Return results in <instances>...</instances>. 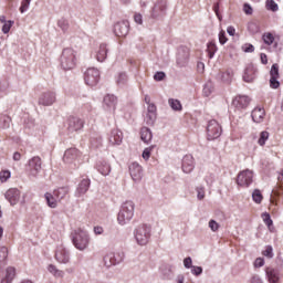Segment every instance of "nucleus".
Returning a JSON list of instances; mask_svg holds the SVG:
<instances>
[{
  "mask_svg": "<svg viewBox=\"0 0 283 283\" xmlns=\"http://www.w3.org/2000/svg\"><path fill=\"white\" fill-rule=\"evenodd\" d=\"M53 193L56 197V200H59V202H61V200H63V198H65V196H67V193H70V188L61 187L57 190H54Z\"/></svg>",
  "mask_w": 283,
  "mask_h": 283,
  "instance_id": "nucleus-33",
  "label": "nucleus"
},
{
  "mask_svg": "<svg viewBox=\"0 0 283 283\" xmlns=\"http://www.w3.org/2000/svg\"><path fill=\"white\" fill-rule=\"evenodd\" d=\"M118 103V99L114 95H106L104 97V107L108 112H114L116 109V104Z\"/></svg>",
  "mask_w": 283,
  "mask_h": 283,
  "instance_id": "nucleus-24",
  "label": "nucleus"
},
{
  "mask_svg": "<svg viewBox=\"0 0 283 283\" xmlns=\"http://www.w3.org/2000/svg\"><path fill=\"white\" fill-rule=\"evenodd\" d=\"M44 198H45L48 207H50L51 209H56L59 199H56V197L54 196V192H53V195L50 192H46L44 195Z\"/></svg>",
  "mask_w": 283,
  "mask_h": 283,
  "instance_id": "nucleus-32",
  "label": "nucleus"
},
{
  "mask_svg": "<svg viewBox=\"0 0 283 283\" xmlns=\"http://www.w3.org/2000/svg\"><path fill=\"white\" fill-rule=\"evenodd\" d=\"M243 12H245L247 14H253V8L250 7L249 3H244L243 4Z\"/></svg>",
  "mask_w": 283,
  "mask_h": 283,
  "instance_id": "nucleus-64",
  "label": "nucleus"
},
{
  "mask_svg": "<svg viewBox=\"0 0 283 283\" xmlns=\"http://www.w3.org/2000/svg\"><path fill=\"white\" fill-rule=\"evenodd\" d=\"M12 25H14V21L8 20L3 25H2V32L3 34H8L10 30L12 29Z\"/></svg>",
  "mask_w": 283,
  "mask_h": 283,
  "instance_id": "nucleus-45",
  "label": "nucleus"
},
{
  "mask_svg": "<svg viewBox=\"0 0 283 283\" xmlns=\"http://www.w3.org/2000/svg\"><path fill=\"white\" fill-rule=\"evenodd\" d=\"M108 140L111 145H120V143H123V132L118 130L117 128L113 129Z\"/></svg>",
  "mask_w": 283,
  "mask_h": 283,
  "instance_id": "nucleus-26",
  "label": "nucleus"
},
{
  "mask_svg": "<svg viewBox=\"0 0 283 283\" xmlns=\"http://www.w3.org/2000/svg\"><path fill=\"white\" fill-rule=\"evenodd\" d=\"M17 275V270L14 268H8L6 277L2 279L1 283H12L14 276Z\"/></svg>",
  "mask_w": 283,
  "mask_h": 283,
  "instance_id": "nucleus-34",
  "label": "nucleus"
},
{
  "mask_svg": "<svg viewBox=\"0 0 283 283\" xmlns=\"http://www.w3.org/2000/svg\"><path fill=\"white\" fill-rule=\"evenodd\" d=\"M168 105L174 109V112H182V104L178 99L169 98Z\"/></svg>",
  "mask_w": 283,
  "mask_h": 283,
  "instance_id": "nucleus-36",
  "label": "nucleus"
},
{
  "mask_svg": "<svg viewBox=\"0 0 283 283\" xmlns=\"http://www.w3.org/2000/svg\"><path fill=\"white\" fill-rule=\"evenodd\" d=\"M151 156V148H146L144 151H143V159L144 160H149Z\"/></svg>",
  "mask_w": 283,
  "mask_h": 283,
  "instance_id": "nucleus-61",
  "label": "nucleus"
},
{
  "mask_svg": "<svg viewBox=\"0 0 283 283\" xmlns=\"http://www.w3.org/2000/svg\"><path fill=\"white\" fill-rule=\"evenodd\" d=\"M114 34H115V36H125L126 34H129V22L120 21V22L115 23Z\"/></svg>",
  "mask_w": 283,
  "mask_h": 283,
  "instance_id": "nucleus-17",
  "label": "nucleus"
},
{
  "mask_svg": "<svg viewBox=\"0 0 283 283\" xmlns=\"http://www.w3.org/2000/svg\"><path fill=\"white\" fill-rule=\"evenodd\" d=\"M156 112H157L156 104L154 103L148 104L147 114H146L147 125H154V123H156V118H157Z\"/></svg>",
  "mask_w": 283,
  "mask_h": 283,
  "instance_id": "nucleus-22",
  "label": "nucleus"
},
{
  "mask_svg": "<svg viewBox=\"0 0 283 283\" xmlns=\"http://www.w3.org/2000/svg\"><path fill=\"white\" fill-rule=\"evenodd\" d=\"M97 171L102 175V176H109L111 171H112V166L105 161L102 160L97 164Z\"/></svg>",
  "mask_w": 283,
  "mask_h": 283,
  "instance_id": "nucleus-28",
  "label": "nucleus"
},
{
  "mask_svg": "<svg viewBox=\"0 0 283 283\" xmlns=\"http://www.w3.org/2000/svg\"><path fill=\"white\" fill-rule=\"evenodd\" d=\"M207 134L208 140H216V138H220V136H222V126H220L218 120L212 119L208 123Z\"/></svg>",
  "mask_w": 283,
  "mask_h": 283,
  "instance_id": "nucleus-9",
  "label": "nucleus"
},
{
  "mask_svg": "<svg viewBox=\"0 0 283 283\" xmlns=\"http://www.w3.org/2000/svg\"><path fill=\"white\" fill-rule=\"evenodd\" d=\"M107 44L103 43L99 45L98 50H97V54H96V60L99 63H103V61H105V59H107Z\"/></svg>",
  "mask_w": 283,
  "mask_h": 283,
  "instance_id": "nucleus-30",
  "label": "nucleus"
},
{
  "mask_svg": "<svg viewBox=\"0 0 283 283\" xmlns=\"http://www.w3.org/2000/svg\"><path fill=\"white\" fill-rule=\"evenodd\" d=\"M129 174L134 182H140L143 180V167L138 163L135 161L129 165Z\"/></svg>",
  "mask_w": 283,
  "mask_h": 283,
  "instance_id": "nucleus-16",
  "label": "nucleus"
},
{
  "mask_svg": "<svg viewBox=\"0 0 283 283\" xmlns=\"http://www.w3.org/2000/svg\"><path fill=\"white\" fill-rule=\"evenodd\" d=\"M228 39H227V33L224 31H220L219 32V42L221 45H224V43H227Z\"/></svg>",
  "mask_w": 283,
  "mask_h": 283,
  "instance_id": "nucleus-56",
  "label": "nucleus"
},
{
  "mask_svg": "<svg viewBox=\"0 0 283 283\" xmlns=\"http://www.w3.org/2000/svg\"><path fill=\"white\" fill-rule=\"evenodd\" d=\"M134 21H135V23H137L138 25H143V14H140V13H135V15H134Z\"/></svg>",
  "mask_w": 283,
  "mask_h": 283,
  "instance_id": "nucleus-60",
  "label": "nucleus"
},
{
  "mask_svg": "<svg viewBox=\"0 0 283 283\" xmlns=\"http://www.w3.org/2000/svg\"><path fill=\"white\" fill-rule=\"evenodd\" d=\"M166 76L167 75L165 74V72L159 71V72L155 73L154 78L156 81H164Z\"/></svg>",
  "mask_w": 283,
  "mask_h": 283,
  "instance_id": "nucleus-58",
  "label": "nucleus"
},
{
  "mask_svg": "<svg viewBox=\"0 0 283 283\" xmlns=\"http://www.w3.org/2000/svg\"><path fill=\"white\" fill-rule=\"evenodd\" d=\"M252 200H254L256 202V205H260V202H262V200H263L262 192H260V190L255 189L252 192Z\"/></svg>",
  "mask_w": 283,
  "mask_h": 283,
  "instance_id": "nucleus-44",
  "label": "nucleus"
},
{
  "mask_svg": "<svg viewBox=\"0 0 283 283\" xmlns=\"http://www.w3.org/2000/svg\"><path fill=\"white\" fill-rule=\"evenodd\" d=\"M4 197L10 202V205L14 207V205H17L21 198V191H19L17 188H11L6 192Z\"/></svg>",
  "mask_w": 283,
  "mask_h": 283,
  "instance_id": "nucleus-19",
  "label": "nucleus"
},
{
  "mask_svg": "<svg viewBox=\"0 0 283 283\" xmlns=\"http://www.w3.org/2000/svg\"><path fill=\"white\" fill-rule=\"evenodd\" d=\"M57 25L59 28H61V30H63V32H66L70 24L67 23V20L62 19V20H59Z\"/></svg>",
  "mask_w": 283,
  "mask_h": 283,
  "instance_id": "nucleus-54",
  "label": "nucleus"
},
{
  "mask_svg": "<svg viewBox=\"0 0 283 283\" xmlns=\"http://www.w3.org/2000/svg\"><path fill=\"white\" fill-rule=\"evenodd\" d=\"M208 227L211 229V231H213V233H216V231L220 229V223H217V221L212 219L209 221Z\"/></svg>",
  "mask_w": 283,
  "mask_h": 283,
  "instance_id": "nucleus-52",
  "label": "nucleus"
},
{
  "mask_svg": "<svg viewBox=\"0 0 283 283\" xmlns=\"http://www.w3.org/2000/svg\"><path fill=\"white\" fill-rule=\"evenodd\" d=\"M134 201H125L117 214V222L122 227H125V224H129L132 222V219L134 218V209H135Z\"/></svg>",
  "mask_w": 283,
  "mask_h": 283,
  "instance_id": "nucleus-2",
  "label": "nucleus"
},
{
  "mask_svg": "<svg viewBox=\"0 0 283 283\" xmlns=\"http://www.w3.org/2000/svg\"><path fill=\"white\" fill-rule=\"evenodd\" d=\"M48 271L54 275V277H64L65 272L62 270L56 269V265L50 264L48 268Z\"/></svg>",
  "mask_w": 283,
  "mask_h": 283,
  "instance_id": "nucleus-37",
  "label": "nucleus"
},
{
  "mask_svg": "<svg viewBox=\"0 0 283 283\" xmlns=\"http://www.w3.org/2000/svg\"><path fill=\"white\" fill-rule=\"evenodd\" d=\"M263 41L265 45H273V41H275V38L271 33L263 34Z\"/></svg>",
  "mask_w": 283,
  "mask_h": 283,
  "instance_id": "nucleus-46",
  "label": "nucleus"
},
{
  "mask_svg": "<svg viewBox=\"0 0 283 283\" xmlns=\"http://www.w3.org/2000/svg\"><path fill=\"white\" fill-rule=\"evenodd\" d=\"M251 103V98L247 95H238L232 101V105L237 107V109H247L249 107V104Z\"/></svg>",
  "mask_w": 283,
  "mask_h": 283,
  "instance_id": "nucleus-18",
  "label": "nucleus"
},
{
  "mask_svg": "<svg viewBox=\"0 0 283 283\" xmlns=\"http://www.w3.org/2000/svg\"><path fill=\"white\" fill-rule=\"evenodd\" d=\"M222 83H227L228 85L233 81V71L228 69L226 72L221 73L220 76Z\"/></svg>",
  "mask_w": 283,
  "mask_h": 283,
  "instance_id": "nucleus-35",
  "label": "nucleus"
},
{
  "mask_svg": "<svg viewBox=\"0 0 283 283\" xmlns=\"http://www.w3.org/2000/svg\"><path fill=\"white\" fill-rule=\"evenodd\" d=\"M262 218H263L264 224H266V227L271 229V227H273V220L271 219V214H269V212H264L262 213Z\"/></svg>",
  "mask_w": 283,
  "mask_h": 283,
  "instance_id": "nucleus-43",
  "label": "nucleus"
},
{
  "mask_svg": "<svg viewBox=\"0 0 283 283\" xmlns=\"http://www.w3.org/2000/svg\"><path fill=\"white\" fill-rule=\"evenodd\" d=\"M252 120L254 123H262L264 120L265 112L262 107H256L252 111Z\"/></svg>",
  "mask_w": 283,
  "mask_h": 283,
  "instance_id": "nucleus-27",
  "label": "nucleus"
},
{
  "mask_svg": "<svg viewBox=\"0 0 283 283\" xmlns=\"http://www.w3.org/2000/svg\"><path fill=\"white\" fill-rule=\"evenodd\" d=\"M253 182V171L247 169L239 172L237 177V184L239 187H249Z\"/></svg>",
  "mask_w": 283,
  "mask_h": 283,
  "instance_id": "nucleus-13",
  "label": "nucleus"
},
{
  "mask_svg": "<svg viewBox=\"0 0 283 283\" xmlns=\"http://www.w3.org/2000/svg\"><path fill=\"white\" fill-rule=\"evenodd\" d=\"M55 260L60 264H67L70 262V251L64 245H59L55 251Z\"/></svg>",
  "mask_w": 283,
  "mask_h": 283,
  "instance_id": "nucleus-15",
  "label": "nucleus"
},
{
  "mask_svg": "<svg viewBox=\"0 0 283 283\" xmlns=\"http://www.w3.org/2000/svg\"><path fill=\"white\" fill-rule=\"evenodd\" d=\"M78 158H81V151L76 148H69L64 153L63 161L65 165H71L72 169H76L78 166Z\"/></svg>",
  "mask_w": 283,
  "mask_h": 283,
  "instance_id": "nucleus-5",
  "label": "nucleus"
},
{
  "mask_svg": "<svg viewBox=\"0 0 283 283\" xmlns=\"http://www.w3.org/2000/svg\"><path fill=\"white\" fill-rule=\"evenodd\" d=\"M42 165L43 163L41 161V157H32L28 163L29 176H32V178H36V176L41 174Z\"/></svg>",
  "mask_w": 283,
  "mask_h": 283,
  "instance_id": "nucleus-11",
  "label": "nucleus"
},
{
  "mask_svg": "<svg viewBox=\"0 0 283 283\" xmlns=\"http://www.w3.org/2000/svg\"><path fill=\"white\" fill-rule=\"evenodd\" d=\"M269 140V132L266 130H263L261 132L260 134V138L258 140V144L261 146V147H264V145H266V142Z\"/></svg>",
  "mask_w": 283,
  "mask_h": 283,
  "instance_id": "nucleus-42",
  "label": "nucleus"
},
{
  "mask_svg": "<svg viewBox=\"0 0 283 283\" xmlns=\"http://www.w3.org/2000/svg\"><path fill=\"white\" fill-rule=\"evenodd\" d=\"M135 240L140 247H145L151 238V227L147 224L138 226L134 231Z\"/></svg>",
  "mask_w": 283,
  "mask_h": 283,
  "instance_id": "nucleus-3",
  "label": "nucleus"
},
{
  "mask_svg": "<svg viewBox=\"0 0 283 283\" xmlns=\"http://www.w3.org/2000/svg\"><path fill=\"white\" fill-rule=\"evenodd\" d=\"M188 63H189V48L181 46L178 49L176 65L177 67H187Z\"/></svg>",
  "mask_w": 283,
  "mask_h": 283,
  "instance_id": "nucleus-12",
  "label": "nucleus"
},
{
  "mask_svg": "<svg viewBox=\"0 0 283 283\" xmlns=\"http://www.w3.org/2000/svg\"><path fill=\"white\" fill-rule=\"evenodd\" d=\"M266 8L272 12H277V10H280L277 4L273 0H266Z\"/></svg>",
  "mask_w": 283,
  "mask_h": 283,
  "instance_id": "nucleus-47",
  "label": "nucleus"
},
{
  "mask_svg": "<svg viewBox=\"0 0 283 283\" xmlns=\"http://www.w3.org/2000/svg\"><path fill=\"white\" fill-rule=\"evenodd\" d=\"M280 77H270V87L272 90H277L280 87Z\"/></svg>",
  "mask_w": 283,
  "mask_h": 283,
  "instance_id": "nucleus-50",
  "label": "nucleus"
},
{
  "mask_svg": "<svg viewBox=\"0 0 283 283\" xmlns=\"http://www.w3.org/2000/svg\"><path fill=\"white\" fill-rule=\"evenodd\" d=\"M167 14V0H157L150 11L151 19H163Z\"/></svg>",
  "mask_w": 283,
  "mask_h": 283,
  "instance_id": "nucleus-8",
  "label": "nucleus"
},
{
  "mask_svg": "<svg viewBox=\"0 0 283 283\" xmlns=\"http://www.w3.org/2000/svg\"><path fill=\"white\" fill-rule=\"evenodd\" d=\"M32 0H22L21 7H20V12L23 14L24 12H28V8H30V3Z\"/></svg>",
  "mask_w": 283,
  "mask_h": 283,
  "instance_id": "nucleus-48",
  "label": "nucleus"
},
{
  "mask_svg": "<svg viewBox=\"0 0 283 283\" xmlns=\"http://www.w3.org/2000/svg\"><path fill=\"white\" fill-rule=\"evenodd\" d=\"M11 172L9 170H2L0 172V180L1 182H8V179L10 178Z\"/></svg>",
  "mask_w": 283,
  "mask_h": 283,
  "instance_id": "nucleus-51",
  "label": "nucleus"
},
{
  "mask_svg": "<svg viewBox=\"0 0 283 283\" xmlns=\"http://www.w3.org/2000/svg\"><path fill=\"white\" fill-rule=\"evenodd\" d=\"M263 255H264L265 258H269V259L271 260V258H273V247L268 245V247L265 248V250L263 251Z\"/></svg>",
  "mask_w": 283,
  "mask_h": 283,
  "instance_id": "nucleus-53",
  "label": "nucleus"
},
{
  "mask_svg": "<svg viewBox=\"0 0 283 283\" xmlns=\"http://www.w3.org/2000/svg\"><path fill=\"white\" fill-rule=\"evenodd\" d=\"M270 77L280 78V65L277 63L271 66Z\"/></svg>",
  "mask_w": 283,
  "mask_h": 283,
  "instance_id": "nucleus-41",
  "label": "nucleus"
},
{
  "mask_svg": "<svg viewBox=\"0 0 283 283\" xmlns=\"http://www.w3.org/2000/svg\"><path fill=\"white\" fill-rule=\"evenodd\" d=\"M207 52H208L209 59H213V56L216 55V52H218V46H216L214 42H209L207 44Z\"/></svg>",
  "mask_w": 283,
  "mask_h": 283,
  "instance_id": "nucleus-39",
  "label": "nucleus"
},
{
  "mask_svg": "<svg viewBox=\"0 0 283 283\" xmlns=\"http://www.w3.org/2000/svg\"><path fill=\"white\" fill-rule=\"evenodd\" d=\"M85 127V120L81 117L71 116L67 118L66 122V129L69 134H75L76 132H81Z\"/></svg>",
  "mask_w": 283,
  "mask_h": 283,
  "instance_id": "nucleus-7",
  "label": "nucleus"
},
{
  "mask_svg": "<svg viewBox=\"0 0 283 283\" xmlns=\"http://www.w3.org/2000/svg\"><path fill=\"white\" fill-rule=\"evenodd\" d=\"M265 275L270 283H279L280 282V271L277 269L266 268Z\"/></svg>",
  "mask_w": 283,
  "mask_h": 283,
  "instance_id": "nucleus-25",
  "label": "nucleus"
},
{
  "mask_svg": "<svg viewBox=\"0 0 283 283\" xmlns=\"http://www.w3.org/2000/svg\"><path fill=\"white\" fill-rule=\"evenodd\" d=\"M255 74H258V69L253 64H249L244 70L243 81L245 83H253L255 81Z\"/></svg>",
  "mask_w": 283,
  "mask_h": 283,
  "instance_id": "nucleus-21",
  "label": "nucleus"
},
{
  "mask_svg": "<svg viewBox=\"0 0 283 283\" xmlns=\"http://www.w3.org/2000/svg\"><path fill=\"white\" fill-rule=\"evenodd\" d=\"M191 273L192 275H202V266H196V265H192L191 268Z\"/></svg>",
  "mask_w": 283,
  "mask_h": 283,
  "instance_id": "nucleus-55",
  "label": "nucleus"
},
{
  "mask_svg": "<svg viewBox=\"0 0 283 283\" xmlns=\"http://www.w3.org/2000/svg\"><path fill=\"white\" fill-rule=\"evenodd\" d=\"M84 81L90 87H95L101 81V71L95 67H90L84 73Z\"/></svg>",
  "mask_w": 283,
  "mask_h": 283,
  "instance_id": "nucleus-6",
  "label": "nucleus"
},
{
  "mask_svg": "<svg viewBox=\"0 0 283 283\" xmlns=\"http://www.w3.org/2000/svg\"><path fill=\"white\" fill-rule=\"evenodd\" d=\"M250 283H264V282L262 281V279L260 277V275L254 274V275H252V277L250 279Z\"/></svg>",
  "mask_w": 283,
  "mask_h": 283,
  "instance_id": "nucleus-63",
  "label": "nucleus"
},
{
  "mask_svg": "<svg viewBox=\"0 0 283 283\" xmlns=\"http://www.w3.org/2000/svg\"><path fill=\"white\" fill-rule=\"evenodd\" d=\"M125 260V253H108L103 258V264L106 269H112V266H116V264H120Z\"/></svg>",
  "mask_w": 283,
  "mask_h": 283,
  "instance_id": "nucleus-10",
  "label": "nucleus"
},
{
  "mask_svg": "<svg viewBox=\"0 0 283 283\" xmlns=\"http://www.w3.org/2000/svg\"><path fill=\"white\" fill-rule=\"evenodd\" d=\"M71 240L78 251H85L90 247V233L83 229H76L71 233Z\"/></svg>",
  "mask_w": 283,
  "mask_h": 283,
  "instance_id": "nucleus-1",
  "label": "nucleus"
},
{
  "mask_svg": "<svg viewBox=\"0 0 283 283\" xmlns=\"http://www.w3.org/2000/svg\"><path fill=\"white\" fill-rule=\"evenodd\" d=\"M129 81L127 73L120 72L115 76V83L118 87H125Z\"/></svg>",
  "mask_w": 283,
  "mask_h": 283,
  "instance_id": "nucleus-29",
  "label": "nucleus"
},
{
  "mask_svg": "<svg viewBox=\"0 0 283 283\" xmlns=\"http://www.w3.org/2000/svg\"><path fill=\"white\" fill-rule=\"evenodd\" d=\"M11 120L12 119L10 118V116L1 114L0 115V127L2 129H8L10 127Z\"/></svg>",
  "mask_w": 283,
  "mask_h": 283,
  "instance_id": "nucleus-38",
  "label": "nucleus"
},
{
  "mask_svg": "<svg viewBox=\"0 0 283 283\" xmlns=\"http://www.w3.org/2000/svg\"><path fill=\"white\" fill-rule=\"evenodd\" d=\"M151 138H154V135L151 134V129H149L148 127H143L140 129V139L143 140V143L149 144L151 143Z\"/></svg>",
  "mask_w": 283,
  "mask_h": 283,
  "instance_id": "nucleus-31",
  "label": "nucleus"
},
{
  "mask_svg": "<svg viewBox=\"0 0 283 283\" xmlns=\"http://www.w3.org/2000/svg\"><path fill=\"white\" fill-rule=\"evenodd\" d=\"M193 261L191 260V256H188L184 260V266L186 269H191L193 265Z\"/></svg>",
  "mask_w": 283,
  "mask_h": 283,
  "instance_id": "nucleus-59",
  "label": "nucleus"
},
{
  "mask_svg": "<svg viewBox=\"0 0 283 283\" xmlns=\"http://www.w3.org/2000/svg\"><path fill=\"white\" fill-rule=\"evenodd\" d=\"M8 260V248L1 247L0 248V262H6Z\"/></svg>",
  "mask_w": 283,
  "mask_h": 283,
  "instance_id": "nucleus-49",
  "label": "nucleus"
},
{
  "mask_svg": "<svg viewBox=\"0 0 283 283\" xmlns=\"http://www.w3.org/2000/svg\"><path fill=\"white\" fill-rule=\"evenodd\" d=\"M54 103H56V93L52 91L44 92L39 97V105H43L44 107H50Z\"/></svg>",
  "mask_w": 283,
  "mask_h": 283,
  "instance_id": "nucleus-14",
  "label": "nucleus"
},
{
  "mask_svg": "<svg viewBox=\"0 0 283 283\" xmlns=\"http://www.w3.org/2000/svg\"><path fill=\"white\" fill-rule=\"evenodd\" d=\"M197 198L198 200H205V188L202 187L197 188Z\"/></svg>",
  "mask_w": 283,
  "mask_h": 283,
  "instance_id": "nucleus-57",
  "label": "nucleus"
},
{
  "mask_svg": "<svg viewBox=\"0 0 283 283\" xmlns=\"http://www.w3.org/2000/svg\"><path fill=\"white\" fill-rule=\"evenodd\" d=\"M211 94H213V82L208 81L203 85V96H211Z\"/></svg>",
  "mask_w": 283,
  "mask_h": 283,
  "instance_id": "nucleus-40",
  "label": "nucleus"
},
{
  "mask_svg": "<svg viewBox=\"0 0 283 283\" xmlns=\"http://www.w3.org/2000/svg\"><path fill=\"white\" fill-rule=\"evenodd\" d=\"M182 171L184 174H191L196 167V164L193 161V156L186 155L182 159Z\"/></svg>",
  "mask_w": 283,
  "mask_h": 283,
  "instance_id": "nucleus-20",
  "label": "nucleus"
},
{
  "mask_svg": "<svg viewBox=\"0 0 283 283\" xmlns=\"http://www.w3.org/2000/svg\"><path fill=\"white\" fill-rule=\"evenodd\" d=\"M254 266H255V269H260V268L264 266V259L258 258V259L254 261Z\"/></svg>",
  "mask_w": 283,
  "mask_h": 283,
  "instance_id": "nucleus-62",
  "label": "nucleus"
},
{
  "mask_svg": "<svg viewBox=\"0 0 283 283\" xmlns=\"http://www.w3.org/2000/svg\"><path fill=\"white\" fill-rule=\"evenodd\" d=\"M90 179H83L76 188L75 197L81 198V196H85V193H87V191L90 190Z\"/></svg>",
  "mask_w": 283,
  "mask_h": 283,
  "instance_id": "nucleus-23",
  "label": "nucleus"
},
{
  "mask_svg": "<svg viewBox=\"0 0 283 283\" xmlns=\"http://www.w3.org/2000/svg\"><path fill=\"white\" fill-rule=\"evenodd\" d=\"M61 66L63 70H74L76 66V53L67 48L64 49L61 55Z\"/></svg>",
  "mask_w": 283,
  "mask_h": 283,
  "instance_id": "nucleus-4",
  "label": "nucleus"
}]
</instances>
